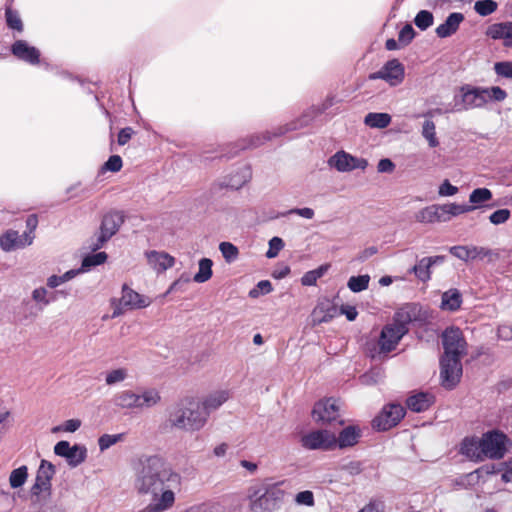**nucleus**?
<instances>
[{
    "label": "nucleus",
    "instance_id": "obj_1",
    "mask_svg": "<svg viewBox=\"0 0 512 512\" xmlns=\"http://www.w3.org/2000/svg\"><path fill=\"white\" fill-rule=\"evenodd\" d=\"M132 471L134 489L151 496L150 504L138 512H165L174 506L182 476L162 457L142 455L133 462Z\"/></svg>",
    "mask_w": 512,
    "mask_h": 512
},
{
    "label": "nucleus",
    "instance_id": "obj_2",
    "mask_svg": "<svg viewBox=\"0 0 512 512\" xmlns=\"http://www.w3.org/2000/svg\"><path fill=\"white\" fill-rule=\"evenodd\" d=\"M444 355L440 360V376L446 389H453L462 375L461 358L467 353V342L458 327H449L442 333Z\"/></svg>",
    "mask_w": 512,
    "mask_h": 512
},
{
    "label": "nucleus",
    "instance_id": "obj_3",
    "mask_svg": "<svg viewBox=\"0 0 512 512\" xmlns=\"http://www.w3.org/2000/svg\"><path fill=\"white\" fill-rule=\"evenodd\" d=\"M167 423L171 428L195 432L206 424V413L201 410L200 401L182 399L167 410Z\"/></svg>",
    "mask_w": 512,
    "mask_h": 512
},
{
    "label": "nucleus",
    "instance_id": "obj_4",
    "mask_svg": "<svg viewBox=\"0 0 512 512\" xmlns=\"http://www.w3.org/2000/svg\"><path fill=\"white\" fill-rule=\"evenodd\" d=\"M280 483L269 484L249 490L250 509L252 512H271L284 497Z\"/></svg>",
    "mask_w": 512,
    "mask_h": 512
},
{
    "label": "nucleus",
    "instance_id": "obj_5",
    "mask_svg": "<svg viewBox=\"0 0 512 512\" xmlns=\"http://www.w3.org/2000/svg\"><path fill=\"white\" fill-rule=\"evenodd\" d=\"M483 107L485 106L481 87L465 85L461 87L460 93L454 96L453 104L445 108V112H461Z\"/></svg>",
    "mask_w": 512,
    "mask_h": 512
},
{
    "label": "nucleus",
    "instance_id": "obj_6",
    "mask_svg": "<svg viewBox=\"0 0 512 512\" xmlns=\"http://www.w3.org/2000/svg\"><path fill=\"white\" fill-rule=\"evenodd\" d=\"M409 321H411L409 316L404 320L394 319L392 323L382 328L378 340L381 353L387 354L396 348L399 341L408 332L407 322Z\"/></svg>",
    "mask_w": 512,
    "mask_h": 512
},
{
    "label": "nucleus",
    "instance_id": "obj_7",
    "mask_svg": "<svg viewBox=\"0 0 512 512\" xmlns=\"http://www.w3.org/2000/svg\"><path fill=\"white\" fill-rule=\"evenodd\" d=\"M507 436L497 430L484 433L481 437L482 454L485 459L500 460L505 456Z\"/></svg>",
    "mask_w": 512,
    "mask_h": 512
},
{
    "label": "nucleus",
    "instance_id": "obj_8",
    "mask_svg": "<svg viewBox=\"0 0 512 512\" xmlns=\"http://www.w3.org/2000/svg\"><path fill=\"white\" fill-rule=\"evenodd\" d=\"M301 446L307 450L328 451L337 444L336 435L326 429L310 431L300 438Z\"/></svg>",
    "mask_w": 512,
    "mask_h": 512
},
{
    "label": "nucleus",
    "instance_id": "obj_9",
    "mask_svg": "<svg viewBox=\"0 0 512 512\" xmlns=\"http://www.w3.org/2000/svg\"><path fill=\"white\" fill-rule=\"evenodd\" d=\"M55 474V466L47 461L42 460L37 470L35 483L31 487V496L36 500L45 499L51 494V480Z\"/></svg>",
    "mask_w": 512,
    "mask_h": 512
},
{
    "label": "nucleus",
    "instance_id": "obj_10",
    "mask_svg": "<svg viewBox=\"0 0 512 512\" xmlns=\"http://www.w3.org/2000/svg\"><path fill=\"white\" fill-rule=\"evenodd\" d=\"M404 416L405 408L401 404L390 403L373 419L372 426L379 431H386L396 426Z\"/></svg>",
    "mask_w": 512,
    "mask_h": 512
},
{
    "label": "nucleus",
    "instance_id": "obj_11",
    "mask_svg": "<svg viewBox=\"0 0 512 512\" xmlns=\"http://www.w3.org/2000/svg\"><path fill=\"white\" fill-rule=\"evenodd\" d=\"M405 78L404 65L398 59L387 61L383 67L369 75L370 80H384L390 86L400 85Z\"/></svg>",
    "mask_w": 512,
    "mask_h": 512
},
{
    "label": "nucleus",
    "instance_id": "obj_12",
    "mask_svg": "<svg viewBox=\"0 0 512 512\" xmlns=\"http://www.w3.org/2000/svg\"><path fill=\"white\" fill-rule=\"evenodd\" d=\"M124 218L120 212L107 213L102 220L100 232L97 236L96 242L91 245L93 250L101 248L113 235L117 233L120 226L123 224Z\"/></svg>",
    "mask_w": 512,
    "mask_h": 512
},
{
    "label": "nucleus",
    "instance_id": "obj_13",
    "mask_svg": "<svg viewBox=\"0 0 512 512\" xmlns=\"http://www.w3.org/2000/svg\"><path fill=\"white\" fill-rule=\"evenodd\" d=\"M329 166L339 172H350L355 169L365 170L368 162L364 158L352 156L345 151H338L328 160Z\"/></svg>",
    "mask_w": 512,
    "mask_h": 512
},
{
    "label": "nucleus",
    "instance_id": "obj_14",
    "mask_svg": "<svg viewBox=\"0 0 512 512\" xmlns=\"http://www.w3.org/2000/svg\"><path fill=\"white\" fill-rule=\"evenodd\" d=\"M446 261V256L435 255L418 259L416 264L409 269V273L422 283H427L432 277V268L442 265Z\"/></svg>",
    "mask_w": 512,
    "mask_h": 512
},
{
    "label": "nucleus",
    "instance_id": "obj_15",
    "mask_svg": "<svg viewBox=\"0 0 512 512\" xmlns=\"http://www.w3.org/2000/svg\"><path fill=\"white\" fill-rule=\"evenodd\" d=\"M332 104V99H327L325 102H323L321 107H312L311 109L303 113V115L299 119L292 121L291 123L285 125L284 127L279 128L278 132L275 133L274 136H280L289 131L301 129L303 127L308 126L315 116L327 110L329 107L332 106Z\"/></svg>",
    "mask_w": 512,
    "mask_h": 512
},
{
    "label": "nucleus",
    "instance_id": "obj_16",
    "mask_svg": "<svg viewBox=\"0 0 512 512\" xmlns=\"http://www.w3.org/2000/svg\"><path fill=\"white\" fill-rule=\"evenodd\" d=\"M34 236L29 233L19 234L15 230H8L0 236V247L5 252L23 249L33 243Z\"/></svg>",
    "mask_w": 512,
    "mask_h": 512
},
{
    "label": "nucleus",
    "instance_id": "obj_17",
    "mask_svg": "<svg viewBox=\"0 0 512 512\" xmlns=\"http://www.w3.org/2000/svg\"><path fill=\"white\" fill-rule=\"evenodd\" d=\"M339 406L335 399L321 400L314 405L312 417L316 422L335 421L339 414Z\"/></svg>",
    "mask_w": 512,
    "mask_h": 512
},
{
    "label": "nucleus",
    "instance_id": "obj_18",
    "mask_svg": "<svg viewBox=\"0 0 512 512\" xmlns=\"http://www.w3.org/2000/svg\"><path fill=\"white\" fill-rule=\"evenodd\" d=\"M449 252L456 258L464 261H474L477 259H483L490 256L491 250L480 246H452L449 248Z\"/></svg>",
    "mask_w": 512,
    "mask_h": 512
},
{
    "label": "nucleus",
    "instance_id": "obj_19",
    "mask_svg": "<svg viewBox=\"0 0 512 512\" xmlns=\"http://www.w3.org/2000/svg\"><path fill=\"white\" fill-rule=\"evenodd\" d=\"M145 256L148 265L158 274L165 272L175 264V258L164 251H146Z\"/></svg>",
    "mask_w": 512,
    "mask_h": 512
},
{
    "label": "nucleus",
    "instance_id": "obj_20",
    "mask_svg": "<svg viewBox=\"0 0 512 512\" xmlns=\"http://www.w3.org/2000/svg\"><path fill=\"white\" fill-rule=\"evenodd\" d=\"M11 52L19 60L27 62L31 65H36L40 61L39 50L34 46H30L24 40L15 41L11 46Z\"/></svg>",
    "mask_w": 512,
    "mask_h": 512
},
{
    "label": "nucleus",
    "instance_id": "obj_21",
    "mask_svg": "<svg viewBox=\"0 0 512 512\" xmlns=\"http://www.w3.org/2000/svg\"><path fill=\"white\" fill-rule=\"evenodd\" d=\"M486 34L494 40H503L505 47L512 48V21L494 23L488 27Z\"/></svg>",
    "mask_w": 512,
    "mask_h": 512
},
{
    "label": "nucleus",
    "instance_id": "obj_22",
    "mask_svg": "<svg viewBox=\"0 0 512 512\" xmlns=\"http://www.w3.org/2000/svg\"><path fill=\"white\" fill-rule=\"evenodd\" d=\"M251 169L247 165L237 168L222 183L221 187L238 190L251 179Z\"/></svg>",
    "mask_w": 512,
    "mask_h": 512
},
{
    "label": "nucleus",
    "instance_id": "obj_23",
    "mask_svg": "<svg viewBox=\"0 0 512 512\" xmlns=\"http://www.w3.org/2000/svg\"><path fill=\"white\" fill-rule=\"evenodd\" d=\"M481 438L466 437L460 447V453L474 462H481L484 460L482 454Z\"/></svg>",
    "mask_w": 512,
    "mask_h": 512
},
{
    "label": "nucleus",
    "instance_id": "obj_24",
    "mask_svg": "<svg viewBox=\"0 0 512 512\" xmlns=\"http://www.w3.org/2000/svg\"><path fill=\"white\" fill-rule=\"evenodd\" d=\"M150 304V301L141 296L139 293L135 292L127 285H123L122 287V297L120 299V305L123 307H129L132 309L145 308Z\"/></svg>",
    "mask_w": 512,
    "mask_h": 512
},
{
    "label": "nucleus",
    "instance_id": "obj_25",
    "mask_svg": "<svg viewBox=\"0 0 512 512\" xmlns=\"http://www.w3.org/2000/svg\"><path fill=\"white\" fill-rule=\"evenodd\" d=\"M464 21V15L460 12L449 14L444 23L436 28V34L439 38H447L456 33L460 24Z\"/></svg>",
    "mask_w": 512,
    "mask_h": 512
},
{
    "label": "nucleus",
    "instance_id": "obj_26",
    "mask_svg": "<svg viewBox=\"0 0 512 512\" xmlns=\"http://www.w3.org/2000/svg\"><path fill=\"white\" fill-rule=\"evenodd\" d=\"M228 398V392L221 390L211 393L203 401H200L201 410L203 413H206V420L208 419L210 413L217 410L223 403L228 400Z\"/></svg>",
    "mask_w": 512,
    "mask_h": 512
},
{
    "label": "nucleus",
    "instance_id": "obj_27",
    "mask_svg": "<svg viewBox=\"0 0 512 512\" xmlns=\"http://www.w3.org/2000/svg\"><path fill=\"white\" fill-rule=\"evenodd\" d=\"M138 410L150 409L161 401L160 392L156 388H143L136 391Z\"/></svg>",
    "mask_w": 512,
    "mask_h": 512
},
{
    "label": "nucleus",
    "instance_id": "obj_28",
    "mask_svg": "<svg viewBox=\"0 0 512 512\" xmlns=\"http://www.w3.org/2000/svg\"><path fill=\"white\" fill-rule=\"evenodd\" d=\"M434 402V396L430 393L419 392L408 397L407 407L413 412L426 411Z\"/></svg>",
    "mask_w": 512,
    "mask_h": 512
},
{
    "label": "nucleus",
    "instance_id": "obj_29",
    "mask_svg": "<svg viewBox=\"0 0 512 512\" xmlns=\"http://www.w3.org/2000/svg\"><path fill=\"white\" fill-rule=\"evenodd\" d=\"M137 401V393L133 390L119 391L112 399V402L116 407L128 410H138Z\"/></svg>",
    "mask_w": 512,
    "mask_h": 512
},
{
    "label": "nucleus",
    "instance_id": "obj_30",
    "mask_svg": "<svg viewBox=\"0 0 512 512\" xmlns=\"http://www.w3.org/2000/svg\"><path fill=\"white\" fill-rule=\"evenodd\" d=\"M361 437V430L357 426L349 425L338 435L337 444L340 448L354 446Z\"/></svg>",
    "mask_w": 512,
    "mask_h": 512
},
{
    "label": "nucleus",
    "instance_id": "obj_31",
    "mask_svg": "<svg viewBox=\"0 0 512 512\" xmlns=\"http://www.w3.org/2000/svg\"><path fill=\"white\" fill-rule=\"evenodd\" d=\"M462 304V294L458 289L452 288L445 291L441 297V309L444 311H457Z\"/></svg>",
    "mask_w": 512,
    "mask_h": 512
},
{
    "label": "nucleus",
    "instance_id": "obj_32",
    "mask_svg": "<svg viewBox=\"0 0 512 512\" xmlns=\"http://www.w3.org/2000/svg\"><path fill=\"white\" fill-rule=\"evenodd\" d=\"M484 106L491 102H502L507 98V92L499 86L481 87Z\"/></svg>",
    "mask_w": 512,
    "mask_h": 512
},
{
    "label": "nucleus",
    "instance_id": "obj_33",
    "mask_svg": "<svg viewBox=\"0 0 512 512\" xmlns=\"http://www.w3.org/2000/svg\"><path fill=\"white\" fill-rule=\"evenodd\" d=\"M364 123L371 128H386L391 123V116L387 113H368Z\"/></svg>",
    "mask_w": 512,
    "mask_h": 512
},
{
    "label": "nucleus",
    "instance_id": "obj_34",
    "mask_svg": "<svg viewBox=\"0 0 512 512\" xmlns=\"http://www.w3.org/2000/svg\"><path fill=\"white\" fill-rule=\"evenodd\" d=\"M87 458V449L83 445L75 444L72 446L66 461L72 468L78 467Z\"/></svg>",
    "mask_w": 512,
    "mask_h": 512
},
{
    "label": "nucleus",
    "instance_id": "obj_35",
    "mask_svg": "<svg viewBox=\"0 0 512 512\" xmlns=\"http://www.w3.org/2000/svg\"><path fill=\"white\" fill-rule=\"evenodd\" d=\"M213 262L209 258H202L199 260L198 272L194 275L193 280L196 283L207 282L212 277Z\"/></svg>",
    "mask_w": 512,
    "mask_h": 512
},
{
    "label": "nucleus",
    "instance_id": "obj_36",
    "mask_svg": "<svg viewBox=\"0 0 512 512\" xmlns=\"http://www.w3.org/2000/svg\"><path fill=\"white\" fill-rule=\"evenodd\" d=\"M329 264H323L314 270H310L306 272L301 278V284L303 286H314L317 283V280L323 277L326 272L329 270Z\"/></svg>",
    "mask_w": 512,
    "mask_h": 512
},
{
    "label": "nucleus",
    "instance_id": "obj_37",
    "mask_svg": "<svg viewBox=\"0 0 512 512\" xmlns=\"http://www.w3.org/2000/svg\"><path fill=\"white\" fill-rule=\"evenodd\" d=\"M28 478V468L22 465L16 469H13L9 475V484L13 489L22 487Z\"/></svg>",
    "mask_w": 512,
    "mask_h": 512
},
{
    "label": "nucleus",
    "instance_id": "obj_38",
    "mask_svg": "<svg viewBox=\"0 0 512 512\" xmlns=\"http://www.w3.org/2000/svg\"><path fill=\"white\" fill-rule=\"evenodd\" d=\"M370 276L368 274L352 276L347 282V287L354 293L366 290L369 286Z\"/></svg>",
    "mask_w": 512,
    "mask_h": 512
},
{
    "label": "nucleus",
    "instance_id": "obj_39",
    "mask_svg": "<svg viewBox=\"0 0 512 512\" xmlns=\"http://www.w3.org/2000/svg\"><path fill=\"white\" fill-rule=\"evenodd\" d=\"M129 376L128 369L121 367L108 371L105 376V383L108 386H113L125 381Z\"/></svg>",
    "mask_w": 512,
    "mask_h": 512
},
{
    "label": "nucleus",
    "instance_id": "obj_40",
    "mask_svg": "<svg viewBox=\"0 0 512 512\" xmlns=\"http://www.w3.org/2000/svg\"><path fill=\"white\" fill-rule=\"evenodd\" d=\"M435 130V123L432 120L424 121L422 125V136L428 141L429 146L432 148L439 145Z\"/></svg>",
    "mask_w": 512,
    "mask_h": 512
},
{
    "label": "nucleus",
    "instance_id": "obj_41",
    "mask_svg": "<svg viewBox=\"0 0 512 512\" xmlns=\"http://www.w3.org/2000/svg\"><path fill=\"white\" fill-rule=\"evenodd\" d=\"M107 260V254L105 252H98L89 254L84 257L81 268L83 272L88 271L91 267L103 264Z\"/></svg>",
    "mask_w": 512,
    "mask_h": 512
},
{
    "label": "nucleus",
    "instance_id": "obj_42",
    "mask_svg": "<svg viewBox=\"0 0 512 512\" xmlns=\"http://www.w3.org/2000/svg\"><path fill=\"white\" fill-rule=\"evenodd\" d=\"M437 210H439V208H437L436 205L427 206L416 214V220L420 223L437 222Z\"/></svg>",
    "mask_w": 512,
    "mask_h": 512
},
{
    "label": "nucleus",
    "instance_id": "obj_43",
    "mask_svg": "<svg viewBox=\"0 0 512 512\" xmlns=\"http://www.w3.org/2000/svg\"><path fill=\"white\" fill-rule=\"evenodd\" d=\"M433 14L428 10H421L414 18L415 25L420 30H426L433 24Z\"/></svg>",
    "mask_w": 512,
    "mask_h": 512
},
{
    "label": "nucleus",
    "instance_id": "obj_44",
    "mask_svg": "<svg viewBox=\"0 0 512 512\" xmlns=\"http://www.w3.org/2000/svg\"><path fill=\"white\" fill-rule=\"evenodd\" d=\"M219 250L228 263L234 262L239 254L238 248L230 242H221L219 244Z\"/></svg>",
    "mask_w": 512,
    "mask_h": 512
},
{
    "label": "nucleus",
    "instance_id": "obj_45",
    "mask_svg": "<svg viewBox=\"0 0 512 512\" xmlns=\"http://www.w3.org/2000/svg\"><path fill=\"white\" fill-rule=\"evenodd\" d=\"M498 5L494 0H479L475 2L474 9L481 16H488L496 11Z\"/></svg>",
    "mask_w": 512,
    "mask_h": 512
},
{
    "label": "nucleus",
    "instance_id": "obj_46",
    "mask_svg": "<svg viewBox=\"0 0 512 512\" xmlns=\"http://www.w3.org/2000/svg\"><path fill=\"white\" fill-rule=\"evenodd\" d=\"M492 199V192L488 188L474 189L470 196L469 201L472 204H481Z\"/></svg>",
    "mask_w": 512,
    "mask_h": 512
},
{
    "label": "nucleus",
    "instance_id": "obj_47",
    "mask_svg": "<svg viewBox=\"0 0 512 512\" xmlns=\"http://www.w3.org/2000/svg\"><path fill=\"white\" fill-rule=\"evenodd\" d=\"M16 498L9 491H0V512H11L15 506Z\"/></svg>",
    "mask_w": 512,
    "mask_h": 512
},
{
    "label": "nucleus",
    "instance_id": "obj_48",
    "mask_svg": "<svg viewBox=\"0 0 512 512\" xmlns=\"http://www.w3.org/2000/svg\"><path fill=\"white\" fill-rule=\"evenodd\" d=\"M7 26L11 29L21 32L23 23L17 11L7 8L5 12Z\"/></svg>",
    "mask_w": 512,
    "mask_h": 512
},
{
    "label": "nucleus",
    "instance_id": "obj_49",
    "mask_svg": "<svg viewBox=\"0 0 512 512\" xmlns=\"http://www.w3.org/2000/svg\"><path fill=\"white\" fill-rule=\"evenodd\" d=\"M124 437V434H103L98 439V445L100 451H105L111 446L115 445L119 441H121Z\"/></svg>",
    "mask_w": 512,
    "mask_h": 512
},
{
    "label": "nucleus",
    "instance_id": "obj_50",
    "mask_svg": "<svg viewBox=\"0 0 512 512\" xmlns=\"http://www.w3.org/2000/svg\"><path fill=\"white\" fill-rule=\"evenodd\" d=\"M494 72L497 76L512 79V61H500L494 64Z\"/></svg>",
    "mask_w": 512,
    "mask_h": 512
},
{
    "label": "nucleus",
    "instance_id": "obj_51",
    "mask_svg": "<svg viewBox=\"0 0 512 512\" xmlns=\"http://www.w3.org/2000/svg\"><path fill=\"white\" fill-rule=\"evenodd\" d=\"M511 212L507 208L498 209L489 216V221L494 225L504 224L509 220Z\"/></svg>",
    "mask_w": 512,
    "mask_h": 512
},
{
    "label": "nucleus",
    "instance_id": "obj_52",
    "mask_svg": "<svg viewBox=\"0 0 512 512\" xmlns=\"http://www.w3.org/2000/svg\"><path fill=\"white\" fill-rule=\"evenodd\" d=\"M284 247V241L280 237H273L269 241V249L266 252L267 258H275Z\"/></svg>",
    "mask_w": 512,
    "mask_h": 512
},
{
    "label": "nucleus",
    "instance_id": "obj_53",
    "mask_svg": "<svg viewBox=\"0 0 512 512\" xmlns=\"http://www.w3.org/2000/svg\"><path fill=\"white\" fill-rule=\"evenodd\" d=\"M122 165H123L122 158L119 155H112L104 163L102 170L118 172L121 170Z\"/></svg>",
    "mask_w": 512,
    "mask_h": 512
},
{
    "label": "nucleus",
    "instance_id": "obj_54",
    "mask_svg": "<svg viewBox=\"0 0 512 512\" xmlns=\"http://www.w3.org/2000/svg\"><path fill=\"white\" fill-rule=\"evenodd\" d=\"M383 377L382 371L380 369H373L360 377L361 383L366 385L376 384Z\"/></svg>",
    "mask_w": 512,
    "mask_h": 512
},
{
    "label": "nucleus",
    "instance_id": "obj_55",
    "mask_svg": "<svg viewBox=\"0 0 512 512\" xmlns=\"http://www.w3.org/2000/svg\"><path fill=\"white\" fill-rule=\"evenodd\" d=\"M415 37V31L410 24H406L399 32L398 42L408 45Z\"/></svg>",
    "mask_w": 512,
    "mask_h": 512
},
{
    "label": "nucleus",
    "instance_id": "obj_56",
    "mask_svg": "<svg viewBox=\"0 0 512 512\" xmlns=\"http://www.w3.org/2000/svg\"><path fill=\"white\" fill-rule=\"evenodd\" d=\"M291 214H296L305 219H312L315 215V212L312 208L304 207V208H293L286 212L280 214V216L285 217Z\"/></svg>",
    "mask_w": 512,
    "mask_h": 512
},
{
    "label": "nucleus",
    "instance_id": "obj_57",
    "mask_svg": "<svg viewBox=\"0 0 512 512\" xmlns=\"http://www.w3.org/2000/svg\"><path fill=\"white\" fill-rule=\"evenodd\" d=\"M295 502L298 505H305V506H313L314 505V495L311 491L305 490L299 492L295 496Z\"/></svg>",
    "mask_w": 512,
    "mask_h": 512
},
{
    "label": "nucleus",
    "instance_id": "obj_58",
    "mask_svg": "<svg viewBox=\"0 0 512 512\" xmlns=\"http://www.w3.org/2000/svg\"><path fill=\"white\" fill-rule=\"evenodd\" d=\"M48 291L44 287H39L33 290L32 298L37 303H41L44 306H47L51 303V300L48 298Z\"/></svg>",
    "mask_w": 512,
    "mask_h": 512
},
{
    "label": "nucleus",
    "instance_id": "obj_59",
    "mask_svg": "<svg viewBox=\"0 0 512 512\" xmlns=\"http://www.w3.org/2000/svg\"><path fill=\"white\" fill-rule=\"evenodd\" d=\"M446 205H447V209H448L450 218L452 216H457V215H460L463 213H467V212H470L473 209H475V207H472V206L461 205V204H456V203H451V204H446Z\"/></svg>",
    "mask_w": 512,
    "mask_h": 512
},
{
    "label": "nucleus",
    "instance_id": "obj_60",
    "mask_svg": "<svg viewBox=\"0 0 512 512\" xmlns=\"http://www.w3.org/2000/svg\"><path fill=\"white\" fill-rule=\"evenodd\" d=\"M71 449L72 446L70 443L68 441L62 440L56 443L54 446V453L55 455L66 459Z\"/></svg>",
    "mask_w": 512,
    "mask_h": 512
},
{
    "label": "nucleus",
    "instance_id": "obj_61",
    "mask_svg": "<svg viewBox=\"0 0 512 512\" xmlns=\"http://www.w3.org/2000/svg\"><path fill=\"white\" fill-rule=\"evenodd\" d=\"M271 139V136L269 133L265 134L263 137H260L258 135L251 136L249 139V142L247 144L242 143L239 146V149H246L250 147H257L261 145L264 141Z\"/></svg>",
    "mask_w": 512,
    "mask_h": 512
},
{
    "label": "nucleus",
    "instance_id": "obj_62",
    "mask_svg": "<svg viewBox=\"0 0 512 512\" xmlns=\"http://www.w3.org/2000/svg\"><path fill=\"white\" fill-rule=\"evenodd\" d=\"M441 196H453L458 192V188L453 186L448 180H445L439 187Z\"/></svg>",
    "mask_w": 512,
    "mask_h": 512
},
{
    "label": "nucleus",
    "instance_id": "obj_63",
    "mask_svg": "<svg viewBox=\"0 0 512 512\" xmlns=\"http://www.w3.org/2000/svg\"><path fill=\"white\" fill-rule=\"evenodd\" d=\"M384 504L382 501H370L358 512H383Z\"/></svg>",
    "mask_w": 512,
    "mask_h": 512
},
{
    "label": "nucleus",
    "instance_id": "obj_64",
    "mask_svg": "<svg viewBox=\"0 0 512 512\" xmlns=\"http://www.w3.org/2000/svg\"><path fill=\"white\" fill-rule=\"evenodd\" d=\"M497 336L499 339L504 341L512 340V326L501 325L498 327Z\"/></svg>",
    "mask_w": 512,
    "mask_h": 512
}]
</instances>
